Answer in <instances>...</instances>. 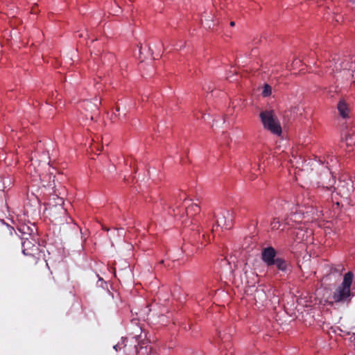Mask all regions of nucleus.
Masks as SVG:
<instances>
[{"mask_svg":"<svg viewBox=\"0 0 355 355\" xmlns=\"http://www.w3.org/2000/svg\"><path fill=\"white\" fill-rule=\"evenodd\" d=\"M354 279V273L347 272L344 275L343 282L335 289L332 293V300L336 303H345L351 300L353 294L351 292V286Z\"/></svg>","mask_w":355,"mask_h":355,"instance_id":"f257e3e1","label":"nucleus"},{"mask_svg":"<svg viewBox=\"0 0 355 355\" xmlns=\"http://www.w3.org/2000/svg\"><path fill=\"white\" fill-rule=\"evenodd\" d=\"M259 116L265 129L273 135H281L282 130L280 122L273 110H266L262 111Z\"/></svg>","mask_w":355,"mask_h":355,"instance_id":"f03ea898","label":"nucleus"},{"mask_svg":"<svg viewBox=\"0 0 355 355\" xmlns=\"http://www.w3.org/2000/svg\"><path fill=\"white\" fill-rule=\"evenodd\" d=\"M21 243L23 254L29 257L28 261L30 264L33 263L37 265L40 263H43V260L41 259V252L37 245L33 243L28 239L21 241Z\"/></svg>","mask_w":355,"mask_h":355,"instance_id":"7ed1b4c3","label":"nucleus"},{"mask_svg":"<svg viewBox=\"0 0 355 355\" xmlns=\"http://www.w3.org/2000/svg\"><path fill=\"white\" fill-rule=\"evenodd\" d=\"M0 241L5 245L12 246L20 241V239L13 227L3 225L0 229Z\"/></svg>","mask_w":355,"mask_h":355,"instance_id":"20e7f679","label":"nucleus"},{"mask_svg":"<svg viewBox=\"0 0 355 355\" xmlns=\"http://www.w3.org/2000/svg\"><path fill=\"white\" fill-rule=\"evenodd\" d=\"M277 256V251L273 247H267L262 250L261 259L268 267L272 266Z\"/></svg>","mask_w":355,"mask_h":355,"instance_id":"39448f33","label":"nucleus"},{"mask_svg":"<svg viewBox=\"0 0 355 355\" xmlns=\"http://www.w3.org/2000/svg\"><path fill=\"white\" fill-rule=\"evenodd\" d=\"M220 214L222 218L217 219V226H221L227 230L230 229L232 225L233 212L229 210H222Z\"/></svg>","mask_w":355,"mask_h":355,"instance_id":"423d86ee","label":"nucleus"},{"mask_svg":"<svg viewBox=\"0 0 355 355\" xmlns=\"http://www.w3.org/2000/svg\"><path fill=\"white\" fill-rule=\"evenodd\" d=\"M275 266L279 272L283 273L291 271L290 263L282 257H278L275 259V263L272 264V266Z\"/></svg>","mask_w":355,"mask_h":355,"instance_id":"0eeeda50","label":"nucleus"},{"mask_svg":"<svg viewBox=\"0 0 355 355\" xmlns=\"http://www.w3.org/2000/svg\"><path fill=\"white\" fill-rule=\"evenodd\" d=\"M132 324H135L134 330L130 333L132 336L133 338H135L136 342L137 343V345H141V343H144V339L142 338V327L140 326H137L138 321L137 320H132ZM141 348L142 347L140 346Z\"/></svg>","mask_w":355,"mask_h":355,"instance_id":"6e6552de","label":"nucleus"},{"mask_svg":"<svg viewBox=\"0 0 355 355\" xmlns=\"http://www.w3.org/2000/svg\"><path fill=\"white\" fill-rule=\"evenodd\" d=\"M218 343H220V349H227L228 348H231L230 338L231 335L230 334L223 333L222 334L220 331L218 333Z\"/></svg>","mask_w":355,"mask_h":355,"instance_id":"1a4fd4ad","label":"nucleus"},{"mask_svg":"<svg viewBox=\"0 0 355 355\" xmlns=\"http://www.w3.org/2000/svg\"><path fill=\"white\" fill-rule=\"evenodd\" d=\"M340 115L343 118L348 117L349 110L345 100H340L337 105Z\"/></svg>","mask_w":355,"mask_h":355,"instance_id":"9d476101","label":"nucleus"},{"mask_svg":"<svg viewBox=\"0 0 355 355\" xmlns=\"http://www.w3.org/2000/svg\"><path fill=\"white\" fill-rule=\"evenodd\" d=\"M200 207L197 204H192L186 208V212L188 216H192L200 212Z\"/></svg>","mask_w":355,"mask_h":355,"instance_id":"9b49d317","label":"nucleus"},{"mask_svg":"<svg viewBox=\"0 0 355 355\" xmlns=\"http://www.w3.org/2000/svg\"><path fill=\"white\" fill-rule=\"evenodd\" d=\"M254 299L257 302H263L266 300V295L263 289H256L254 293Z\"/></svg>","mask_w":355,"mask_h":355,"instance_id":"f8f14e48","label":"nucleus"},{"mask_svg":"<svg viewBox=\"0 0 355 355\" xmlns=\"http://www.w3.org/2000/svg\"><path fill=\"white\" fill-rule=\"evenodd\" d=\"M124 352L127 354V355H137V345H135L133 347L131 346L128 347L126 345H124Z\"/></svg>","mask_w":355,"mask_h":355,"instance_id":"ddd939ff","label":"nucleus"},{"mask_svg":"<svg viewBox=\"0 0 355 355\" xmlns=\"http://www.w3.org/2000/svg\"><path fill=\"white\" fill-rule=\"evenodd\" d=\"M83 105L85 107L86 110H90L92 112H97L98 111V107L96 105L93 104L89 101H84Z\"/></svg>","mask_w":355,"mask_h":355,"instance_id":"4468645a","label":"nucleus"},{"mask_svg":"<svg viewBox=\"0 0 355 355\" xmlns=\"http://www.w3.org/2000/svg\"><path fill=\"white\" fill-rule=\"evenodd\" d=\"M271 92H272L271 87L268 84H265L263 86V91H262L263 96L267 97L271 94Z\"/></svg>","mask_w":355,"mask_h":355,"instance_id":"2eb2a0df","label":"nucleus"},{"mask_svg":"<svg viewBox=\"0 0 355 355\" xmlns=\"http://www.w3.org/2000/svg\"><path fill=\"white\" fill-rule=\"evenodd\" d=\"M347 68V64H345L344 62L338 64V62H335L334 67L333 68V71H340L342 69Z\"/></svg>","mask_w":355,"mask_h":355,"instance_id":"dca6fc26","label":"nucleus"},{"mask_svg":"<svg viewBox=\"0 0 355 355\" xmlns=\"http://www.w3.org/2000/svg\"><path fill=\"white\" fill-rule=\"evenodd\" d=\"M270 225L272 230H278L280 227V223L279 220L274 218Z\"/></svg>","mask_w":355,"mask_h":355,"instance_id":"f3484780","label":"nucleus"},{"mask_svg":"<svg viewBox=\"0 0 355 355\" xmlns=\"http://www.w3.org/2000/svg\"><path fill=\"white\" fill-rule=\"evenodd\" d=\"M123 342H124V340H123V343H121V344L118 343V344H116V345H115L114 346V348L115 349V350H116V351L120 350V349H121L122 348H123V349H124V347H124V345H125V344H123Z\"/></svg>","mask_w":355,"mask_h":355,"instance_id":"a211bd4d","label":"nucleus"},{"mask_svg":"<svg viewBox=\"0 0 355 355\" xmlns=\"http://www.w3.org/2000/svg\"><path fill=\"white\" fill-rule=\"evenodd\" d=\"M178 198H179L180 200H183V201L186 200V199H187L186 194L184 193H180L179 196H178Z\"/></svg>","mask_w":355,"mask_h":355,"instance_id":"6ab92c4d","label":"nucleus"},{"mask_svg":"<svg viewBox=\"0 0 355 355\" xmlns=\"http://www.w3.org/2000/svg\"><path fill=\"white\" fill-rule=\"evenodd\" d=\"M322 189H324V188H323ZM325 192L327 193V195L329 197L332 192L331 187H326Z\"/></svg>","mask_w":355,"mask_h":355,"instance_id":"aec40b11","label":"nucleus"},{"mask_svg":"<svg viewBox=\"0 0 355 355\" xmlns=\"http://www.w3.org/2000/svg\"><path fill=\"white\" fill-rule=\"evenodd\" d=\"M123 229L118 230V229L114 228V230H113V232L111 233L110 236H114V233H115L116 232H117V234H120V232H120V231H123Z\"/></svg>","mask_w":355,"mask_h":355,"instance_id":"412c9836","label":"nucleus"},{"mask_svg":"<svg viewBox=\"0 0 355 355\" xmlns=\"http://www.w3.org/2000/svg\"><path fill=\"white\" fill-rule=\"evenodd\" d=\"M345 141L347 143V144H349V141H352V137L351 135H346L345 138Z\"/></svg>","mask_w":355,"mask_h":355,"instance_id":"4be33fe9","label":"nucleus"},{"mask_svg":"<svg viewBox=\"0 0 355 355\" xmlns=\"http://www.w3.org/2000/svg\"><path fill=\"white\" fill-rule=\"evenodd\" d=\"M301 232H302V230H297V231H293V234H295V235H296V236H298V234H299L300 233H301Z\"/></svg>","mask_w":355,"mask_h":355,"instance_id":"5701e85b","label":"nucleus"},{"mask_svg":"<svg viewBox=\"0 0 355 355\" xmlns=\"http://www.w3.org/2000/svg\"><path fill=\"white\" fill-rule=\"evenodd\" d=\"M202 239H203L204 241H207V234H202Z\"/></svg>","mask_w":355,"mask_h":355,"instance_id":"b1692460","label":"nucleus"},{"mask_svg":"<svg viewBox=\"0 0 355 355\" xmlns=\"http://www.w3.org/2000/svg\"><path fill=\"white\" fill-rule=\"evenodd\" d=\"M103 230H104L105 231H107V232H108L110 230L109 228L104 227V226L103 227Z\"/></svg>","mask_w":355,"mask_h":355,"instance_id":"393cba45","label":"nucleus"},{"mask_svg":"<svg viewBox=\"0 0 355 355\" xmlns=\"http://www.w3.org/2000/svg\"><path fill=\"white\" fill-rule=\"evenodd\" d=\"M234 25H235L234 21H231V22H230V26H234Z\"/></svg>","mask_w":355,"mask_h":355,"instance_id":"a878e982","label":"nucleus"},{"mask_svg":"<svg viewBox=\"0 0 355 355\" xmlns=\"http://www.w3.org/2000/svg\"><path fill=\"white\" fill-rule=\"evenodd\" d=\"M198 237H200V230H198V232L196 233Z\"/></svg>","mask_w":355,"mask_h":355,"instance_id":"bb28decb","label":"nucleus"},{"mask_svg":"<svg viewBox=\"0 0 355 355\" xmlns=\"http://www.w3.org/2000/svg\"><path fill=\"white\" fill-rule=\"evenodd\" d=\"M89 117H90V119H91L92 120H93L94 115H93V114H90V115H89Z\"/></svg>","mask_w":355,"mask_h":355,"instance_id":"cd10ccee","label":"nucleus"},{"mask_svg":"<svg viewBox=\"0 0 355 355\" xmlns=\"http://www.w3.org/2000/svg\"><path fill=\"white\" fill-rule=\"evenodd\" d=\"M350 2L355 3V0H349Z\"/></svg>","mask_w":355,"mask_h":355,"instance_id":"c85d7f7f","label":"nucleus"},{"mask_svg":"<svg viewBox=\"0 0 355 355\" xmlns=\"http://www.w3.org/2000/svg\"><path fill=\"white\" fill-rule=\"evenodd\" d=\"M116 111L117 112H119V107H116Z\"/></svg>","mask_w":355,"mask_h":355,"instance_id":"c756f323","label":"nucleus"},{"mask_svg":"<svg viewBox=\"0 0 355 355\" xmlns=\"http://www.w3.org/2000/svg\"><path fill=\"white\" fill-rule=\"evenodd\" d=\"M214 231V226H213V228H212V232Z\"/></svg>","mask_w":355,"mask_h":355,"instance_id":"7c9ffc66","label":"nucleus"}]
</instances>
